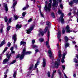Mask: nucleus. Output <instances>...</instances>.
<instances>
[{
  "instance_id": "72a5a7b5",
  "label": "nucleus",
  "mask_w": 78,
  "mask_h": 78,
  "mask_svg": "<svg viewBox=\"0 0 78 78\" xmlns=\"http://www.w3.org/2000/svg\"><path fill=\"white\" fill-rule=\"evenodd\" d=\"M31 47L32 48H34L36 47H37V46H36V45H32Z\"/></svg>"
},
{
  "instance_id": "a18cd8bd",
  "label": "nucleus",
  "mask_w": 78,
  "mask_h": 78,
  "mask_svg": "<svg viewBox=\"0 0 78 78\" xmlns=\"http://www.w3.org/2000/svg\"><path fill=\"white\" fill-rule=\"evenodd\" d=\"M48 6H47V5H45V10H47V9L48 8Z\"/></svg>"
},
{
  "instance_id": "49530a36",
  "label": "nucleus",
  "mask_w": 78,
  "mask_h": 78,
  "mask_svg": "<svg viewBox=\"0 0 78 78\" xmlns=\"http://www.w3.org/2000/svg\"><path fill=\"white\" fill-rule=\"evenodd\" d=\"M26 15V12H24L22 13V16H23V17H24Z\"/></svg>"
},
{
  "instance_id": "69168bd1",
  "label": "nucleus",
  "mask_w": 78,
  "mask_h": 78,
  "mask_svg": "<svg viewBox=\"0 0 78 78\" xmlns=\"http://www.w3.org/2000/svg\"><path fill=\"white\" fill-rule=\"evenodd\" d=\"M77 8L76 7H74L73 8V9H74V11H75V10H76V9Z\"/></svg>"
},
{
  "instance_id": "4d7b16f0",
  "label": "nucleus",
  "mask_w": 78,
  "mask_h": 78,
  "mask_svg": "<svg viewBox=\"0 0 78 78\" xmlns=\"http://www.w3.org/2000/svg\"><path fill=\"white\" fill-rule=\"evenodd\" d=\"M60 7L61 8V9L63 8V5H62V4H61L60 5Z\"/></svg>"
},
{
  "instance_id": "79ce46f5",
  "label": "nucleus",
  "mask_w": 78,
  "mask_h": 78,
  "mask_svg": "<svg viewBox=\"0 0 78 78\" xmlns=\"http://www.w3.org/2000/svg\"><path fill=\"white\" fill-rule=\"evenodd\" d=\"M58 73L60 76H61V74H62V73H61V72L60 71L59 69H58Z\"/></svg>"
},
{
  "instance_id": "e2e57ef3",
  "label": "nucleus",
  "mask_w": 78,
  "mask_h": 78,
  "mask_svg": "<svg viewBox=\"0 0 78 78\" xmlns=\"http://www.w3.org/2000/svg\"><path fill=\"white\" fill-rule=\"evenodd\" d=\"M2 32H3V28H2L1 29V30H0V33H2Z\"/></svg>"
},
{
  "instance_id": "20e7f679",
  "label": "nucleus",
  "mask_w": 78,
  "mask_h": 78,
  "mask_svg": "<svg viewBox=\"0 0 78 78\" xmlns=\"http://www.w3.org/2000/svg\"><path fill=\"white\" fill-rule=\"evenodd\" d=\"M58 61L55 62V67L56 69L58 68V66L60 65V62H61V59H58Z\"/></svg>"
},
{
  "instance_id": "5701e85b",
  "label": "nucleus",
  "mask_w": 78,
  "mask_h": 78,
  "mask_svg": "<svg viewBox=\"0 0 78 78\" xmlns=\"http://www.w3.org/2000/svg\"><path fill=\"white\" fill-rule=\"evenodd\" d=\"M74 62L76 64H78V60L76 59V58H75L73 59Z\"/></svg>"
},
{
  "instance_id": "c85d7f7f",
  "label": "nucleus",
  "mask_w": 78,
  "mask_h": 78,
  "mask_svg": "<svg viewBox=\"0 0 78 78\" xmlns=\"http://www.w3.org/2000/svg\"><path fill=\"white\" fill-rule=\"evenodd\" d=\"M66 54H67V52H66L64 53L63 54L62 58H65V56H66Z\"/></svg>"
},
{
  "instance_id": "473e14b6",
  "label": "nucleus",
  "mask_w": 78,
  "mask_h": 78,
  "mask_svg": "<svg viewBox=\"0 0 78 78\" xmlns=\"http://www.w3.org/2000/svg\"><path fill=\"white\" fill-rule=\"evenodd\" d=\"M34 26H31V27H30L29 30H30V31H33V29H34Z\"/></svg>"
},
{
  "instance_id": "4468645a",
  "label": "nucleus",
  "mask_w": 78,
  "mask_h": 78,
  "mask_svg": "<svg viewBox=\"0 0 78 78\" xmlns=\"http://www.w3.org/2000/svg\"><path fill=\"white\" fill-rule=\"evenodd\" d=\"M9 61V59H8L7 58H5V59H4L2 64H6V62H8Z\"/></svg>"
},
{
  "instance_id": "ea45409f",
  "label": "nucleus",
  "mask_w": 78,
  "mask_h": 78,
  "mask_svg": "<svg viewBox=\"0 0 78 78\" xmlns=\"http://www.w3.org/2000/svg\"><path fill=\"white\" fill-rule=\"evenodd\" d=\"M11 51L12 52L10 53V54L12 56V54H15V51Z\"/></svg>"
},
{
  "instance_id": "6e6552de",
  "label": "nucleus",
  "mask_w": 78,
  "mask_h": 78,
  "mask_svg": "<svg viewBox=\"0 0 78 78\" xmlns=\"http://www.w3.org/2000/svg\"><path fill=\"white\" fill-rule=\"evenodd\" d=\"M61 30H58V33H57V38L58 39H59L61 38Z\"/></svg>"
},
{
  "instance_id": "e433bc0d",
  "label": "nucleus",
  "mask_w": 78,
  "mask_h": 78,
  "mask_svg": "<svg viewBox=\"0 0 78 78\" xmlns=\"http://www.w3.org/2000/svg\"><path fill=\"white\" fill-rule=\"evenodd\" d=\"M64 59H65V58H62V59L61 60V62L62 63H64V62H65V61H64Z\"/></svg>"
},
{
  "instance_id": "f704fd0d",
  "label": "nucleus",
  "mask_w": 78,
  "mask_h": 78,
  "mask_svg": "<svg viewBox=\"0 0 78 78\" xmlns=\"http://www.w3.org/2000/svg\"><path fill=\"white\" fill-rule=\"evenodd\" d=\"M66 32L67 33H70V32H72V30H70V29H69L66 30Z\"/></svg>"
},
{
  "instance_id": "7ed1b4c3",
  "label": "nucleus",
  "mask_w": 78,
  "mask_h": 78,
  "mask_svg": "<svg viewBox=\"0 0 78 78\" xmlns=\"http://www.w3.org/2000/svg\"><path fill=\"white\" fill-rule=\"evenodd\" d=\"M64 39H65V41L66 43H65V48H67L69 45H70V44L69 43H68L67 42H68V41H69V38H68V37H67V36H65L64 37Z\"/></svg>"
},
{
  "instance_id": "ddd939ff",
  "label": "nucleus",
  "mask_w": 78,
  "mask_h": 78,
  "mask_svg": "<svg viewBox=\"0 0 78 78\" xmlns=\"http://www.w3.org/2000/svg\"><path fill=\"white\" fill-rule=\"evenodd\" d=\"M5 40H3L1 42V43L0 44V47L3 46V45H5Z\"/></svg>"
},
{
  "instance_id": "9d476101",
  "label": "nucleus",
  "mask_w": 78,
  "mask_h": 78,
  "mask_svg": "<svg viewBox=\"0 0 78 78\" xmlns=\"http://www.w3.org/2000/svg\"><path fill=\"white\" fill-rule=\"evenodd\" d=\"M46 45L48 48L50 49V43L48 42V41H46Z\"/></svg>"
},
{
  "instance_id": "3c124183",
  "label": "nucleus",
  "mask_w": 78,
  "mask_h": 78,
  "mask_svg": "<svg viewBox=\"0 0 78 78\" xmlns=\"http://www.w3.org/2000/svg\"><path fill=\"white\" fill-rule=\"evenodd\" d=\"M62 68L63 70H65L66 68V66L62 65Z\"/></svg>"
},
{
  "instance_id": "b1692460",
  "label": "nucleus",
  "mask_w": 78,
  "mask_h": 78,
  "mask_svg": "<svg viewBox=\"0 0 78 78\" xmlns=\"http://www.w3.org/2000/svg\"><path fill=\"white\" fill-rule=\"evenodd\" d=\"M39 41L40 42H43L44 41V39L42 38H40L39 39Z\"/></svg>"
},
{
  "instance_id": "423d86ee",
  "label": "nucleus",
  "mask_w": 78,
  "mask_h": 78,
  "mask_svg": "<svg viewBox=\"0 0 78 78\" xmlns=\"http://www.w3.org/2000/svg\"><path fill=\"white\" fill-rule=\"evenodd\" d=\"M73 3H76V4H78V0H73V1H71V2L69 3V5L71 6H72V5H73Z\"/></svg>"
},
{
  "instance_id": "6e6d98bb",
  "label": "nucleus",
  "mask_w": 78,
  "mask_h": 78,
  "mask_svg": "<svg viewBox=\"0 0 78 78\" xmlns=\"http://www.w3.org/2000/svg\"><path fill=\"white\" fill-rule=\"evenodd\" d=\"M35 53H37V52H38V51H39V49H36L35 50Z\"/></svg>"
},
{
  "instance_id": "9b49d317",
  "label": "nucleus",
  "mask_w": 78,
  "mask_h": 78,
  "mask_svg": "<svg viewBox=\"0 0 78 78\" xmlns=\"http://www.w3.org/2000/svg\"><path fill=\"white\" fill-rule=\"evenodd\" d=\"M4 6L5 8V11L6 12H8V6L7 5V4L4 3Z\"/></svg>"
},
{
  "instance_id": "13d9d810",
  "label": "nucleus",
  "mask_w": 78,
  "mask_h": 78,
  "mask_svg": "<svg viewBox=\"0 0 78 78\" xmlns=\"http://www.w3.org/2000/svg\"><path fill=\"white\" fill-rule=\"evenodd\" d=\"M14 49V47H12L10 48V50L11 51H13V49Z\"/></svg>"
},
{
  "instance_id": "cd10ccee",
  "label": "nucleus",
  "mask_w": 78,
  "mask_h": 78,
  "mask_svg": "<svg viewBox=\"0 0 78 78\" xmlns=\"http://www.w3.org/2000/svg\"><path fill=\"white\" fill-rule=\"evenodd\" d=\"M31 31L30 30V29H28L27 30V34H30L31 33Z\"/></svg>"
},
{
  "instance_id": "c756f323",
  "label": "nucleus",
  "mask_w": 78,
  "mask_h": 78,
  "mask_svg": "<svg viewBox=\"0 0 78 78\" xmlns=\"http://www.w3.org/2000/svg\"><path fill=\"white\" fill-rule=\"evenodd\" d=\"M62 34H65L66 33V30L64 29V28H63L62 30Z\"/></svg>"
},
{
  "instance_id": "0eeeda50",
  "label": "nucleus",
  "mask_w": 78,
  "mask_h": 78,
  "mask_svg": "<svg viewBox=\"0 0 78 78\" xmlns=\"http://www.w3.org/2000/svg\"><path fill=\"white\" fill-rule=\"evenodd\" d=\"M12 40H14L13 44H14L17 41V35L16 34L13 35L12 37Z\"/></svg>"
},
{
  "instance_id": "2f4dec72",
  "label": "nucleus",
  "mask_w": 78,
  "mask_h": 78,
  "mask_svg": "<svg viewBox=\"0 0 78 78\" xmlns=\"http://www.w3.org/2000/svg\"><path fill=\"white\" fill-rule=\"evenodd\" d=\"M39 9L40 10V13L41 15L43 17H44V15L42 13V12H41V9Z\"/></svg>"
},
{
  "instance_id": "1a4fd4ad",
  "label": "nucleus",
  "mask_w": 78,
  "mask_h": 78,
  "mask_svg": "<svg viewBox=\"0 0 78 78\" xmlns=\"http://www.w3.org/2000/svg\"><path fill=\"white\" fill-rule=\"evenodd\" d=\"M39 63H40V61L39 60H37V63L35 65L34 68L32 69V70H35V69H36V68H37V66L39 65V64H39Z\"/></svg>"
},
{
  "instance_id": "0e129e2a",
  "label": "nucleus",
  "mask_w": 78,
  "mask_h": 78,
  "mask_svg": "<svg viewBox=\"0 0 78 78\" xmlns=\"http://www.w3.org/2000/svg\"><path fill=\"white\" fill-rule=\"evenodd\" d=\"M26 9H27V7H24L23 9V10H26Z\"/></svg>"
},
{
  "instance_id": "338daca9",
  "label": "nucleus",
  "mask_w": 78,
  "mask_h": 78,
  "mask_svg": "<svg viewBox=\"0 0 78 78\" xmlns=\"http://www.w3.org/2000/svg\"><path fill=\"white\" fill-rule=\"evenodd\" d=\"M14 47L15 48H17V45H15Z\"/></svg>"
},
{
  "instance_id": "f3484780",
  "label": "nucleus",
  "mask_w": 78,
  "mask_h": 78,
  "mask_svg": "<svg viewBox=\"0 0 78 78\" xmlns=\"http://www.w3.org/2000/svg\"><path fill=\"white\" fill-rule=\"evenodd\" d=\"M11 56L12 55L11 54H10L9 55H8V54H7L6 55L7 58L9 60L10 59V58L11 57Z\"/></svg>"
},
{
  "instance_id": "f257e3e1",
  "label": "nucleus",
  "mask_w": 78,
  "mask_h": 78,
  "mask_svg": "<svg viewBox=\"0 0 78 78\" xmlns=\"http://www.w3.org/2000/svg\"><path fill=\"white\" fill-rule=\"evenodd\" d=\"M26 51V48H24L23 51L22 52V54L20 57V59H23V58H24V57L25 55H30L31 53V51H27V52Z\"/></svg>"
},
{
  "instance_id": "c9c22d12",
  "label": "nucleus",
  "mask_w": 78,
  "mask_h": 78,
  "mask_svg": "<svg viewBox=\"0 0 78 78\" xmlns=\"http://www.w3.org/2000/svg\"><path fill=\"white\" fill-rule=\"evenodd\" d=\"M51 16H52L53 18H55V13H51Z\"/></svg>"
},
{
  "instance_id": "bb28decb",
  "label": "nucleus",
  "mask_w": 78,
  "mask_h": 78,
  "mask_svg": "<svg viewBox=\"0 0 78 78\" xmlns=\"http://www.w3.org/2000/svg\"><path fill=\"white\" fill-rule=\"evenodd\" d=\"M11 29V26H7V31H9V30Z\"/></svg>"
},
{
  "instance_id": "4be33fe9",
  "label": "nucleus",
  "mask_w": 78,
  "mask_h": 78,
  "mask_svg": "<svg viewBox=\"0 0 78 78\" xmlns=\"http://www.w3.org/2000/svg\"><path fill=\"white\" fill-rule=\"evenodd\" d=\"M46 23V25L49 27H50V25H51V23L48 21H47Z\"/></svg>"
},
{
  "instance_id": "58836bf2",
  "label": "nucleus",
  "mask_w": 78,
  "mask_h": 78,
  "mask_svg": "<svg viewBox=\"0 0 78 78\" xmlns=\"http://www.w3.org/2000/svg\"><path fill=\"white\" fill-rule=\"evenodd\" d=\"M51 8V4L50 3L48 4V8Z\"/></svg>"
},
{
  "instance_id": "5fc2aeb1",
  "label": "nucleus",
  "mask_w": 78,
  "mask_h": 78,
  "mask_svg": "<svg viewBox=\"0 0 78 78\" xmlns=\"http://www.w3.org/2000/svg\"><path fill=\"white\" fill-rule=\"evenodd\" d=\"M32 43L33 44H34V43H35V40H32Z\"/></svg>"
},
{
  "instance_id": "37998d69",
  "label": "nucleus",
  "mask_w": 78,
  "mask_h": 78,
  "mask_svg": "<svg viewBox=\"0 0 78 78\" xmlns=\"http://www.w3.org/2000/svg\"><path fill=\"white\" fill-rule=\"evenodd\" d=\"M11 43L9 42H8V44H7V46L8 47H9L10 46H11Z\"/></svg>"
},
{
  "instance_id": "aec40b11",
  "label": "nucleus",
  "mask_w": 78,
  "mask_h": 78,
  "mask_svg": "<svg viewBox=\"0 0 78 78\" xmlns=\"http://www.w3.org/2000/svg\"><path fill=\"white\" fill-rule=\"evenodd\" d=\"M47 37L48 38V41L50 39V30H48V32L47 33Z\"/></svg>"
},
{
  "instance_id": "dca6fc26",
  "label": "nucleus",
  "mask_w": 78,
  "mask_h": 78,
  "mask_svg": "<svg viewBox=\"0 0 78 78\" xmlns=\"http://www.w3.org/2000/svg\"><path fill=\"white\" fill-rule=\"evenodd\" d=\"M22 25H19V24H17L16 26V28L18 29H20L21 28H22Z\"/></svg>"
},
{
  "instance_id": "bf43d9fd",
  "label": "nucleus",
  "mask_w": 78,
  "mask_h": 78,
  "mask_svg": "<svg viewBox=\"0 0 78 78\" xmlns=\"http://www.w3.org/2000/svg\"><path fill=\"white\" fill-rule=\"evenodd\" d=\"M7 76H7V75L5 74L4 76V78H7Z\"/></svg>"
},
{
  "instance_id": "393cba45",
  "label": "nucleus",
  "mask_w": 78,
  "mask_h": 78,
  "mask_svg": "<svg viewBox=\"0 0 78 78\" xmlns=\"http://www.w3.org/2000/svg\"><path fill=\"white\" fill-rule=\"evenodd\" d=\"M4 20H5V22H8V20H9V19L7 18V16H5L4 17Z\"/></svg>"
},
{
  "instance_id": "8fccbe9b",
  "label": "nucleus",
  "mask_w": 78,
  "mask_h": 78,
  "mask_svg": "<svg viewBox=\"0 0 78 78\" xmlns=\"http://www.w3.org/2000/svg\"><path fill=\"white\" fill-rule=\"evenodd\" d=\"M14 18L15 19V20H17L19 19V17L17 16H14Z\"/></svg>"
},
{
  "instance_id": "de8ad7c7",
  "label": "nucleus",
  "mask_w": 78,
  "mask_h": 78,
  "mask_svg": "<svg viewBox=\"0 0 78 78\" xmlns=\"http://www.w3.org/2000/svg\"><path fill=\"white\" fill-rule=\"evenodd\" d=\"M32 20H33V18H31L29 19V20H28V22H32Z\"/></svg>"
},
{
  "instance_id": "f03ea898",
  "label": "nucleus",
  "mask_w": 78,
  "mask_h": 78,
  "mask_svg": "<svg viewBox=\"0 0 78 78\" xmlns=\"http://www.w3.org/2000/svg\"><path fill=\"white\" fill-rule=\"evenodd\" d=\"M58 12L59 14H61V16L59 18L58 22H60V21H61L62 23H64V19H63V18L64 17V14L62 13V12L60 10L58 11Z\"/></svg>"
},
{
  "instance_id": "864d4df0",
  "label": "nucleus",
  "mask_w": 78,
  "mask_h": 78,
  "mask_svg": "<svg viewBox=\"0 0 78 78\" xmlns=\"http://www.w3.org/2000/svg\"><path fill=\"white\" fill-rule=\"evenodd\" d=\"M11 20H12V19L11 18H9L8 21L9 23H11Z\"/></svg>"
},
{
  "instance_id": "680f3d73",
  "label": "nucleus",
  "mask_w": 78,
  "mask_h": 78,
  "mask_svg": "<svg viewBox=\"0 0 78 78\" xmlns=\"http://www.w3.org/2000/svg\"><path fill=\"white\" fill-rule=\"evenodd\" d=\"M49 56L50 57H51V58L53 57V55H52V53L50 54Z\"/></svg>"
},
{
  "instance_id": "7c9ffc66",
  "label": "nucleus",
  "mask_w": 78,
  "mask_h": 78,
  "mask_svg": "<svg viewBox=\"0 0 78 78\" xmlns=\"http://www.w3.org/2000/svg\"><path fill=\"white\" fill-rule=\"evenodd\" d=\"M47 74L48 77H49V78H50V77H51V75H50V71H48Z\"/></svg>"
},
{
  "instance_id": "4c0bfd02",
  "label": "nucleus",
  "mask_w": 78,
  "mask_h": 78,
  "mask_svg": "<svg viewBox=\"0 0 78 78\" xmlns=\"http://www.w3.org/2000/svg\"><path fill=\"white\" fill-rule=\"evenodd\" d=\"M16 60H14L11 63H10V64H14V63H16Z\"/></svg>"
},
{
  "instance_id": "f8f14e48",
  "label": "nucleus",
  "mask_w": 78,
  "mask_h": 78,
  "mask_svg": "<svg viewBox=\"0 0 78 78\" xmlns=\"http://www.w3.org/2000/svg\"><path fill=\"white\" fill-rule=\"evenodd\" d=\"M46 60L45 58H43V67H45V66H46V62L45 61Z\"/></svg>"
},
{
  "instance_id": "a878e982",
  "label": "nucleus",
  "mask_w": 78,
  "mask_h": 78,
  "mask_svg": "<svg viewBox=\"0 0 78 78\" xmlns=\"http://www.w3.org/2000/svg\"><path fill=\"white\" fill-rule=\"evenodd\" d=\"M58 57L59 58H61V51L60 50L58 51Z\"/></svg>"
},
{
  "instance_id": "412c9836",
  "label": "nucleus",
  "mask_w": 78,
  "mask_h": 78,
  "mask_svg": "<svg viewBox=\"0 0 78 78\" xmlns=\"http://www.w3.org/2000/svg\"><path fill=\"white\" fill-rule=\"evenodd\" d=\"M27 44V42H26L23 41H22L20 42V45H26Z\"/></svg>"
},
{
  "instance_id": "a211bd4d",
  "label": "nucleus",
  "mask_w": 78,
  "mask_h": 78,
  "mask_svg": "<svg viewBox=\"0 0 78 78\" xmlns=\"http://www.w3.org/2000/svg\"><path fill=\"white\" fill-rule=\"evenodd\" d=\"M20 56H21V55L20 54H18L16 56V59H18V58H20V60L21 61V60H22V59H20Z\"/></svg>"
},
{
  "instance_id": "6ab92c4d",
  "label": "nucleus",
  "mask_w": 78,
  "mask_h": 78,
  "mask_svg": "<svg viewBox=\"0 0 78 78\" xmlns=\"http://www.w3.org/2000/svg\"><path fill=\"white\" fill-rule=\"evenodd\" d=\"M16 75H17V71H15L14 72L13 76L14 78H17L16 77Z\"/></svg>"
},
{
  "instance_id": "a19ab883",
  "label": "nucleus",
  "mask_w": 78,
  "mask_h": 78,
  "mask_svg": "<svg viewBox=\"0 0 78 78\" xmlns=\"http://www.w3.org/2000/svg\"><path fill=\"white\" fill-rule=\"evenodd\" d=\"M70 29V27H69V25H67V26L66 27V30H68Z\"/></svg>"
},
{
  "instance_id": "774afa93",
  "label": "nucleus",
  "mask_w": 78,
  "mask_h": 78,
  "mask_svg": "<svg viewBox=\"0 0 78 78\" xmlns=\"http://www.w3.org/2000/svg\"><path fill=\"white\" fill-rule=\"evenodd\" d=\"M73 77L75 78V77H76V73H74L73 74Z\"/></svg>"
},
{
  "instance_id": "603ef678",
  "label": "nucleus",
  "mask_w": 78,
  "mask_h": 78,
  "mask_svg": "<svg viewBox=\"0 0 78 78\" xmlns=\"http://www.w3.org/2000/svg\"><path fill=\"white\" fill-rule=\"evenodd\" d=\"M48 53L49 54H51V53H51V50H48Z\"/></svg>"
},
{
  "instance_id": "39448f33",
  "label": "nucleus",
  "mask_w": 78,
  "mask_h": 78,
  "mask_svg": "<svg viewBox=\"0 0 78 78\" xmlns=\"http://www.w3.org/2000/svg\"><path fill=\"white\" fill-rule=\"evenodd\" d=\"M48 27H46L44 29V32L42 31H41L40 32V34H41V36H44V33L45 34L47 33V32L48 31Z\"/></svg>"
},
{
  "instance_id": "2eb2a0df",
  "label": "nucleus",
  "mask_w": 78,
  "mask_h": 78,
  "mask_svg": "<svg viewBox=\"0 0 78 78\" xmlns=\"http://www.w3.org/2000/svg\"><path fill=\"white\" fill-rule=\"evenodd\" d=\"M33 67H34V65L33 64H31L28 69L29 70V71H30V70H32V69L33 68Z\"/></svg>"
},
{
  "instance_id": "09e8293b",
  "label": "nucleus",
  "mask_w": 78,
  "mask_h": 78,
  "mask_svg": "<svg viewBox=\"0 0 78 78\" xmlns=\"http://www.w3.org/2000/svg\"><path fill=\"white\" fill-rule=\"evenodd\" d=\"M17 5V2H16L14 3L13 5V6H12V7H15L16 6V5Z\"/></svg>"
},
{
  "instance_id": "c03bdc74",
  "label": "nucleus",
  "mask_w": 78,
  "mask_h": 78,
  "mask_svg": "<svg viewBox=\"0 0 78 78\" xmlns=\"http://www.w3.org/2000/svg\"><path fill=\"white\" fill-rule=\"evenodd\" d=\"M51 8H48L47 9V10H45V11H46L47 12V11H48V12H50V11H51V9H50Z\"/></svg>"
},
{
  "instance_id": "052dcab7",
  "label": "nucleus",
  "mask_w": 78,
  "mask_h": 78,
  "mask_svg": "<svg viewBox=\"0 0 78 78\" xmlns=\"http://www.w3.org/2000/svg\"><path fill=\"white\" fill-rule=\"evenodd\" d=\"M8 69H7L6 72H4V74H5V75H6V74H7V73L8 72Z\"/></svg>"
}]
</instances>
